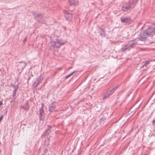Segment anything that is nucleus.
I'll list each match as a JSON object with an SVG mask.
<instances>
[{
    "label": "nucleus",
    "mask_w": 155,
    "mask_h": 155,
    "mask_svg": "<svg viewBox=\"0 0 155 155\" xmlns=\"http://www.w3.org/2000/svg\"><path fill=\"white\" fill-rule=\"evenodd\" d=\"M65 42L59 39H56L55 41L50 42V48L54 51H58L60 47L64 44Z\"/></svg>",
    "instance_id": "nucleus-1"
},
{
    "label": "nucleus",
    "mask_w": 155,
    "mask_h": 155,
    "mask_svg": "<svg viewBox=\"0 0 155 155\" xmlns=\"http://www.w3.org/2000/svg\"><path fill=\"white\" fill-rule=\"evenodd\" d=\"M32 14L36 20L38 22L44 23L45 20L43 18V16L42 13H38L37 12H34Z\"/></svg>",
    "instance_id": "nucleus-2"
},
{
    "label": "nucleus",
    "mask_w": 155,
    "mask_h": 155,
    "mask_svg": "<svg viewBox=\"0 0 155 155\" xmlns=\"http://www.w3.org/2000/svg\"><path fill=\"white\" fill-rule=\"evenodd\" d=\"M119 86V85H117L109 91L108 90L105 92V95L103 97L102 99H104L106 98H109L110 96L118 88Z\"/></svg>",
    "instance_id": "nucleus-3"
},
{
    "label": "nucleus",
    "mask_w": 155,
    "mask_h": 155,
    "mask_svg": "<svg viewBox=\"0 0 155 155\" xmlns=\"http://www.w3.org/2000/svg\"><path fill=\"white\" fill-rule=\"evenodd\" d=\"M133 9L129 2L127 3L124 4L121 8V10L124 12H130L131 9Z\"/></svg>",
    "instance_id": "nucleus-4"
},
{
    "label": "nucleus",
    "mask_w": 155,
    "mask_h": 155,
    "mask_svg": "<svg viewBox=\"0 0 155 155\" xmlns=\"http://www.w3.org/2000/svg\"><path fill=\"white\" fill-rule=\"evenodd\" d=\"M148 36L151 37L155 35V27L149 28L146 30Z\"/></svg>",
    "instance_id": "nucleus-5"
},
{
    "label": "nucleus",
    "mask_w": 155,
    "mask_h": 155,
    "mask_svg": "<svg viewBox=\"0 0 155 155\" xmlns=\"http://www.w3.org/2000/svg\"><path fill=\"white\" fill-rule=\"evenodd\" d=\"M148 35L146 30L141 32L140 34L139 39L140 40L144 41L146 40V38L148 37Z\"/></svg>",
    "instance_id": "nucleus-6"
},
{
    "label": "nucleus",
    "mask_w": 155,
    "mask_h": 155,
    "mask_svg": "<svg viewBox=\"0 0 155 155\" xmlns=\"http://www.w3.org/2000/svg\"><path fill=\"white\" fill-rule=\"evenodd\" d=\"M44 106V104L43 103H41V107L40 108L39 110L40 114L39 119L41 120H44V118L43 117L44 113L43 109Z\"/></svg>",
    "instance_id": "nucleus-7"
},
{
    "label": "nucleus",
    "mask_w": 155,
    "mask_h": 155,
    "mask_svg": "<svg viewBox=\"0 0 155 155\" xmlns=\"http://www.w3.org/2000/svg\"><path fill=\"white\" fill-rule=\"evenodd\" d=\"M120 20L122 23H127L130 22L131 19L130 17H121Z\"/></svg>",
    "instance_id": "nucleus-8"
},
{
    "label": "nucleus",
    "mask_w": 155,
    "mask_h": 155,
    "mask_svg": "<svg viewBox=\"0 0 155 155\" xmlns=\"http://www.w3.org/2000/svg\"><path fill=\"white\" fill-rule=\"evenodd\" d=\"M65 18L67 20L70 21L72 17V14L67 11H65Z\"/></svg>",
    "instance_id": "nucleus-9"
},
{
    "label": "nucleus",
    "mask_w": 155,
    "mask_h": 155,
    "mask_svg": "<svg viewBox=\"0 0 155 155\" xmlns=\"http://www.w3.org/2000/svg\"><path fill=\"white\" fill-rule=\"evenodd\" d=\"M19 63L20 64H18V66H19L21 68L22 71L23 69L25 68V67L27 66V64L24 61L19 62Z\"/></svg>",
    "instance_id": "nucleus-10"
},
{
    "label": "nucleus",
    "mask_w": 155,
    "mask_h": 155,
    "mask_svg": "<svg viewBox=\"0 0 155 155\" xmlns=\"http://www.w3.org/2000/svg\"><path fill=\"white\" fill-rule=\"evenodd\" d=\"M68 3L71 5H76L78 4V1L77 0H68Z\"/></svg>",
    "instance_id": "nucleus-11"
},
{
    "label": "nucleus",
    "mask_w": 155,
    "mask_h": 155,
    "mask_svg": "<svg viewBox=\"0 0 155 155\" xmlns=\"http://www.w3.org/2000/svg\"><path fill=\"white\" fill-rule=\"evenodd\" d=\"M42 79L41 78H38L36 81L33 84V87L35 88L39 84V83L41 81Z\"/></svg>",
    "instance_id": "nucleus-12"
},
{
    "label": "nucleus",
    "mask_w": 155,
    "mask_h": 155,
    "mask_svg": "<svg viewBox=\"0 0 155 155\" xmlns=\"http://www.w3.org/2000/svg\"><path fill=\"white\" fill-rule=\"evenodd\" d=\"M49 111L50 112H52L54 111L56 108V105L51 104L49 106Z\"/></svg>",
    "instance_id": "nucleus-13"
},
{
    "label": "nucleus",
    "mask_w": 155,
    "mask_h": 155,
    "mask_svg": "<svg viewBox=\"0 0 155 155\" xmlns=\"http://www.w3.org/2000/svg\"><path fill=\"white\" fill-rule=\"evenodd\" d=\"M138 2V0H132V1L129 2H128L130 4V5L133 8L134 7L136 6V4Z\"/></svg>",
    "instance_id": "nucleus-14"
},
{
    "label": "nucleus",
    "mask_w": 155,
    "mask_h": 155,
    "mask_svg": "<svg viewBox=\"0 0 155 155\" xmlns=\"http://www.w3.org/2000/svg\"><path fill=\"white\" fill-rule=\"evenodd\" d=\"M21 108H23L26 110H28L29 108V106L28 102L26 101L24 105L21 107Z\"/></svg>",
    "instance_id": "nucleus-15"
},
{
    "label": "nucleus",
    "mask_w": 155,
    "mask_h": 155,
    "mask_svg": "<svg viewBox=\"0 0 155 155\" xmlns=\"http://www.w3.org/2000/svg\"><path fill=\"white\" fill-rule=\"evenodd\" d=\"M130 49V47L128 45H126L124 47L122 48L121 51L123 52H124L126 51H129Z\"/></svg>",
    "instance_id": "nucleus-16"
},
{
    "label": "nucleus",
    "mask_w": 155,
    "mask_h": 155,
    "mask_svg": "<svg viewBox=\"0 0 155 155\" xmlns=\"http://www.w3.org/2000/svg\"><path fill=\"white\" fill-rule=\"evenodd\" d=\"M99 33L100 35L102 36H103L104 37L105 36V31L104 29H103L102 28H101V31H99Z\"/></svg>",
    "instance_id": "nucleus-17"
},
{
    "label": "nucleus",
    "mask_w": 155,
    "mask_h": 155,
    "mask_svg": "<svg viewBox=\"0 0 155 155\" xmlns=\"http://www.w3.org/2000/svg\"><path fill=\"white\" fill-rule=\"evenodd\" d=\"M136 44H137L136 43L132 42L130 44H129L128 45V46L130 47V49L133 47L134 45H135Z\"/></svg>",
    "instance_id": "nucleus-18"
},
{
    "label": "nucleus",
    "mask_w": 155,
    "mask_h": 155,
    "mask_svg": "<svg viewBox=\"0 0 155 155\" xmlns=\"http://www.w3.org/2000/svg\"><path fill=\"white\" fill-rule=\"evenodd\" d=\"M16 92L13 91V94L12 95L13 100H14L16 98V97H15L16 95Z\"/></svg>",
    "instance_id": "nucleus-19"
},
{
    "label": "nucleus",
    "mask_w": 155,
    "mask_h": 155,
    "mask_svg": "<svg viewBox=\"0 0 155 155\" xmlns=\"http://www.w3.org/2000/svg\"><path fill=\"white\" fill-rule=\"evenodd\" d=\"M18 87L19 85L18 84L15 85V86H14V89L13 91L16 92L18 89Z\"/></svg>",
    "instance_id": "nucleus-20"
},
{
    "label": "nucleus",
    "mask_w": 155,
    "mask_h": 155,
    "mask_svg": "<svg viewBox=\"0 0 155 155\" xmlns=\"http://www.w3.org/2000/svg\"><path fill=\"white\" fill-rule=\"evenodd\" d=\"M76 72V71H74L73 72H72V73H71L70 74H69L68 75L66 76L65 77V79L68 78L69 77H70V76H71V75H72L74 72Z\"/></svg>",
    "instance_id": "nucleus-21"
},
{
    "label": "nucleus",
    "mask_w": 155,
    "mask_h": 155,
    "mask_svg": "<svg viewBox=\"0 0 155 155\" xmlns=\"http://www.w3.org/2000/svg\"><path fill=\"white\" fill-rule=\"evenodd\" d=\"M47 133H48L47 130H46L42 134V135L41 136V137H45Z\"/></svg>",
    "instance_id": "nucleus-22"
},
{
    "label": "nucleus",
    "mask_w": 155,
    "mask_h": 155,
    "mask_svg": "<svg viewBox=\"0 0 155 155\" xmlns=\"http://www.w3.org/2000/svg\"><path fill=\"white\" fill-rule=\"evenodd\" d=\"M51 126H50V125H48V128L46 130H47V131H48V130H51Z\"/></svg>",
    "instance_id": "nucleus-23"
},
{
    "label": "nucleus",
    "mask_w": 155,
    "mask_h": 155,
    "mask_svg": "<svg viewBox=\"0 0 155 155\" xmlns=\"http://www.w3.org/2000/svg\"><path fill=\"white\" fill-rule=\"evenodd\" d=\"M3 117V116L2 115L1 117H0V122L1 120L2 119Z\"/></svg>",
    "instance_id": "nucleus-24"
},
{
    "label": "nucleus",
    "mask_w": 155,
    "mask_h": 155,
    "mask_svg": "<svg viewBox=\"0 0 155 155\" xmlns=\"http://www.w3.org/2000/svg\"><path fill=\"white\" fill-rule=\"evenodd\" d=\"M51 130H48V134H49V133H50L51 132Z\"/></svg>",
    "instance_id": "nucleus-25"
},
{
    "label": "nucleus",
    "mask_w": 155,
    "mask_h": 155,
    "mask_svg": "<svg viewBox=\"0 0 155 155\" xmlns=\"http://www.w3.org/2000/svg\"><path fill=\"white\" fill-rule=\"evenodd\" d=\"M27 39V38L26 37H25L23 41V42H25L26 41Z\"/></svg>",
    "instance_id": "nucleus-26"
},
{
    "label": "nucleus",
    "mask_w": 155,
    "mask_h": 155,
    "mask_svg": "<svg viewBox=\"0 0 155 155\" xmlns=\"http://www.w3.org/2000/svg\"><path fill=\"white\" fill-rule=\"evenodd\" d=\"M105 119V118H101V120H104Z\"/></svg>",
    "instance_id": "nucleus-27"
},
{
    "label": "nucleus",
    "mask_w": 155,
    "mask_h": 155,
    "mask_svg": "<svg viewBox=\"0 0 155 155\" xmlns=\"http://www.w3.org/2000/svg\"><path fill=\"white\" fill-rule=\"evenodd\" d=\"M152 123H155V119L153 120Z\"/></svg>",
    "instance_id": "nucleus-28"
},
{
    "label": "nucleus",
    "mask_w": 155,
    "mask_h": 155,
    "mask_svg": "<svg viewBox=\"0 0 155 155\" xmlns=\"http://www.w3.org/2000/svg\"><path fill=\"white\" fill-rule=\"evenodd\" d=\"M3 104L2 102V101H0V106Z\"/></svg>",
    "instance_id": "nucleus-29"
},
{
    "label": "nucleus",
    "mask_w": 155,
    "mask_h": 155,
    "mask_svg": "<svg viewBox=\"0 0 155 155\" xmlns=\"http://www.w3.org/2000/svg\"><path fill=\"white\" fill-rule=\"evenodd\" d=\"M11 85L13 87H14V86H15V85H14V84H11Z\"/></svg>",
    "instance_id": "nucleus-30"
},
{
    "label": "nucleus",
    "mask_w": 155,
    "mask_h": 155,
    "mask_svg": "<svg viewBox=\"0 0 155 155\" xmlns=\"http://www.w3.org/2000/svg\"><path fill=\"white\" fill-rule=\"evenodd\" d=\"M49 145V143H47V145H46V146H48Z\"/></svg>",
    "instance_id": "nucleus-31"
},
{
    "label": "nucleus",
    "mask_w": 155,
    "mask_h": 155,
    "mask_svg": "<svg viewBox=\"0 0 155 155\" xmlns=\"http://www.w3.org/2000/svg\"><path fill=\"white\" fill-rule=\"evenodd\" d=\"M145 65H143L141 67V68H143V66Z\"/></svg>",
    "instance_id": "nucleus-32"
},
{
    "label": "nucleus",
    "mask_w": 155,
    "mask_h": 155,
    "mask_svg": "<svg viewBox=\"0 0 155 155\" xmlns=\"http://www.w3.org/2000/svg\"><path fill=\"white\" fill-rule=\"evenodd\" d=\"M30 78L29 77V78L28 79V81L30 79Z\"/></svg>",
    "instance_id": "nucleus-33"
},
{
    "label": "nucleus",
    "mask_w": 155,
    "mask_h": 155,
    "mask_svg": "<svg viewBox=\"0 0 155 155\" xmlns=\"http://www.w3.org/2000/svg\"><path fill=\"white\" fill-rule=\"evenodd\" d=\"M13 101V100H12V101H11V103H12V101Z\"/></svg>",
    "instance_id": "nucleus-34"
}]
</instances>
